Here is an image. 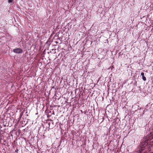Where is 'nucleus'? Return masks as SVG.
Masks as SVG:
<instances>
[{
	"label": "nucleus",
	"instance_id": "obj_5",
	"mask_svg": "<svg viewBox=\"0 0 153 153\" xmlns=\"http://www.w3.org/2000/svg\"><path fill=\"white\" fill-rule=\"evenodd\" d=\"M150 139H153V134H152V136H151L150 137Z\"/></svg>",
	"mask_w": 153,
	"mask_h": 153
},
{
	"label": "nucleus",
	"instance_id": "obj_3",
	"mask_svg": "<svg viewBox=\"0 0 153 153\" xmlns=\"http://www.w3.org/2000/svg\"><path fill=\"white\" fill-rule=\"evenodd\" d=\"M144 73L143 72H142L141 73V75L142 76V78L143 80L145 81L146 80V77L144 76Z\"/></svg>",
	"mask_w": 153,
	"mask_h": 153
},
{
	"label": "nucleus",
	"instance_id": "obj_1",
	"mask_svg": "<svg viewBox=\"0 0 153 153\" xmlns=\"http://www.w3.org/2000/svg\"><path fill=\"white\" fill-rule=\"evenodd\" d=\"M150 141L149 139L143 140L142 142H141L140 147V148L139 150L136 151L134 153H147L146 151L145 150L146 147L148 146V143H149Z\"/></svg>",
	"mask_w": 153,
	"mask_h": 153
},
{
	"label": "nucleus",
	"instance_id": "obj_2",
	"mask_svg": "<svg viewBox=\"0 0 153 153\" xmlns=\"http://www.w3.org/2000/svg\"><path fill=\"white\" fill-rule=\"evenodd\" d=\"M13 51L15 53L19 54L22 53L23 50L20 48H16L14 49Z\"/></svg>",
	"mask_w": 153,
	"mask_h": 153
},
{
	"label": "nucleus",
	"instance_id": "obj_4",
	"mask_svg": "<svg viewBox=\"0 0 153 153\" xmlns=\"http://www.w3.org/2000/svg\"><path fill=\"white\" fill-rule=\"evenodd\" d=\"M8 2L9 3H11L12 4L14 3V1L13 0H8Z\"/></svg>",
	"mask_w": 153,
	"mask_h": 153
}]
</instances>
